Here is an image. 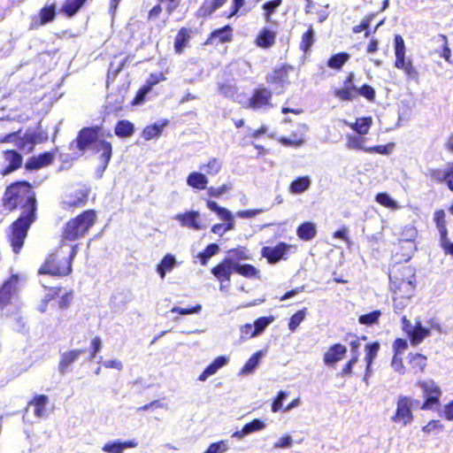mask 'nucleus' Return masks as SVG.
Segmentation results:
<instances>
[{
	"label": "nucleus",
	"mask_w": 453,
	"mask_h": 453,
	"mask_svg": "<svg viewBox=\"0 0 453 453\" xmlns=\"http://www.w3.org/2000/svg\"><path fill=\"white\" fill-rule=\"evenodd\" d=\"M356 74L354 72H348L342 81V87L333 90V95L342 102H350L357 96L365 97L368 102L373 103L376 99L375 88L367 83L356 86Z\"/></svg>",
	"instance_id": "39448f33"
},
{
	"label": "nucleus",
	"mask_w": 453,
	"mask_h": 453,
	"mask_svg": "<svg viewBox=\"0 0 453 453\" xmlns=\"http://www.w3.org/2000/svg\"><path fill=\"white\" fill-rule=\"evenodd\" d=\"M207 206L211 211H215L217 215L220 218V219H222L223 221L233 220L231 212L226 208L219 206L215 201L207 200Z\"/></svg>",
	"instance_id": "3c124183"
},
{
	"label": "nucleus",
	"mask_w": 453,
	"mask_h": 453,
	"mask_svg": "<svg viewBox=\"0 0 453 453\" xmlns=\"http://www.w3.org/2000/svg\"><path fill=\"white\" fill-rule=\"evenodd\" d=\"M401 322L402 330L408 337L411 346H418L430 334V329L424 327L419 320H417L415 325H412L411 320L406 316H403L401 319Z\"/></svg>",
	"instance_id": "1a4fd4ad"
},
{
	"label": "nucleus",
	"mask_w": 453,
	"mask_h": 453,
	"mask_svg": "<svg viewBox=\"0 0 453 453\" xmlns=\"http://www.w3.org/2000/svg\"><path fill=\"white\" fill-rule=\"evenodd\" d=\"M291 250L295 251L296 246L280 242L274 247L264 246L261 249V256L265 257L269 264L273 265L280 260L286 259L287 253Z\"/></svg>",
	"instance_id": "f8f14e48"
},
{
	"label": "nucleus",
	"mask_w": 453,
	"mask_h": 453,
	"mask_svg": "<svg viewBox=\"0 0 453 453\" xmlns=\"http://www.w3.org/2000/svg\"><path fill=\"white\" fill-rule=\"evenodd\" d=\"M211 273L220 283L221 289L225 287L224 283H226V287H228L231 282L232 273H234V263L232 259H222L219 264L211 269Z\"/></svg>",
	"instance_id": "2eb2a0df"
},
{
	"label": "nucleus",
	"mask_w": 453,
	"mask_h": 453,
	"mask_svg": "<svg viewBox=\"0 0 453 453\" xmlns=\"http://www.w3.org/2000/svg\"><path fill=\"white\" fill-rule=\"evenodd\" d=\"M251 8H246V0H232V5L228 13L226 14V19L244 14L250 12Z\"/></svg>",
	"instance_id": "49530a36"
},
{
	"label": "nucleus",
	"mask_w": 453,
	"mask_h": 453,
	"mask_svg": "<svg viewBox=\"0 0 453 453\" xmlns=\"http://www.w3.org/2000/svg\"><path fill=\"white\" fill-rule=\"evenodd\" d=\"M311 186V179L308 176H301L294 180L289 185V191L292 194H301Z\"/></svg>",
	"instance_id": "79ce46f5"
},
{
	"label": "nucleus",
	"mask_w": 453,
	"mask_h": 453,
	"mask_svg": "<svg viewBox=\"0 0 453 453\" xmlns=\"http://www.w3.org/2000/svg\"><path fill=\"white\" fill-rule=\"evenodd\" d=\"M175 265V257L171 254H166L157 265V272L160 275L161 279H164L166 273L171 272Z\"/></svg>",
	"instance_id": "58836bf2"
},
{
	"label": "nucleus",
	"mask_w": 453,
	"mask_h": 453,
	"mask_svg": "<svg viewBox=\"0 0 453 453\" xmlns=\"http://www.w3.org/2000/svg\"><path fill=\"white\" fill-rule=\"evenodd\" d=\"M306 316V308L297 311L294 313L288 320V329L295 332L299 325L304 320Z\"/></svg>",
	"instance_id": "5fc2aeb1"
},
{
	"label": "nucleus",
	"mask_w": 453,
	"mask_h": 453,
	"mask_svg": "<svg viewBox=\"0 0 453 453\" xmlns=\"http://www.w3.org/2000/svg\"><path fill=\"white\" fill-rule=\"evenodd\" d=\"M3 154L8 165L0 171L2 175H7L21 167L23 158L17 150H6Z\"/></svg>",
	"instance_id": "4be33fe9"
},
{
	"label": "nucleus",
	"mask_w": 453,
	"mask_h": 453,
	"mask_svg": "<svg viewBox=\"0 0 453 453\" xmlns=\"http://www.w3.org/2000/svg\"><path fill=\"white\" fill-rule=\"evenodd\" d=\"M65 243L61 242L50 252L38 268V274L55 277H66L72 273L73 260L77 252V245L72 246L68 253L63 251Z\"/></svg>",
	"instance_id": "f03ea898"
},
{
	"label": "nucleus",
	"mask_w": 453,
	"mask_h": 453,
	"mask_svg": "<svg viewBox=\"0 0 453 453\" xmlns=\"http://www.w3.org/2000/svg\"><path fill=\"white\" fill-rule=\"evenodd\" d=\"M19 207L21 214L11 224L8 234V241L15 254L21 251L27 232L35 220L36 200H25Z\"/></svg>",
	"instance_id": "f257e3e1"
},
{
	"label": "nucleus",
	"mask_w": 453,
	"mask_h": 453,
	"mask_svg": "<svg viewBox=\"0 0 453 453\" xmlns=\"http://www.w3.org/2000/svg\"><path fill=\"white\" fill-rule=\"evenodd\" d=\"M234 28L230 25H225L222 27L212 30L203 45H218L219 43H227L233 41Z\"/></svg>",
	"instance_id": "a211bd4d"
},
{
	"label": "nucleus",
	"mask_w": 453,
	"mask_h": 453,
	"mask_svg": "<svg viewBox=\"0 0 453 453\" xmlns=\"http://www.w3.org/2000/svg\"><path fill=\"white\" fill-rule=\"evenodd\" d=\"M406 231L408 232L407 236L404 238H399L397 242L394 243L392 253L393 257L395 260V265H407L403 263L408 262L416 250V244L414 242L416 236L415 229L409 227Z\"/></svg>",
	"instance_id": "423d86ee"
},
{
	"label": "nucleus",
	"mask_w": 453,
	"mask_h": 453,
	"mask_svg": "<svg viewBox=\"0 0 453 453\" xmlns=\"http://www.w3.org/2000/svg\"><path fill=\"white\" fill-rule=\"evenodd\" d=\"M276 41V33L267 27L262 28L255 38V44L262 49L273 47Z\"/></svg>",
	"instance_id": "a878e982"
},
{
	"label": "nucleus",
	"mask_w": 453,
	"mask_h": 453,
	"mask_svg": "<svg viewBox=\"0 0 453 453\" xmlns=\"http://www.w3.org/2000/svg\"><path fill=\"white\" fill-rule=\"evenodd\" d=\"M390 288L394 293V303L409 300L415 295V274L410 265H393L389 271ZM401 305H404L400 302Z\"/></svg>",
	"instance_id": "7ed1b4c3"
},
{
	"label": "nucleus",
	"mask_w": 453,
	"mask_h": 453,
	"mask_svg": "<svg viewBox=\"0 0 453 453\" xmlns=\"http://www.w3.org/2000/svg\"><path fill=\"white\" fill-rule=\"evenodd\" d=\"M283 0H271L263 4V16L266 21H270L272 15L276 12L277 8L280 7Z\"/></svg>",
	"instance_id": "864d4df0"
},
{
	"label": "nucleus",
	"mask_w": 453,
	"mask_h": 453,
	"mask_svg": "<svg viewBox=\"0 0 453 453\" xmlns=\"http://www.w3.org/2000/svg\"><path fill=\"white\" fill-rule=\"evenodd\" d=\"M394 147H395V143L389 142L385 145H374V146L367 147V148L364 149V151L366 153H377V154H380V155H388L392 151Z\"/></svg>",
	"instance_id": "bf43d9fd"
},
{
	"label": "nucleus",
	"mask_w": 453,
	"mask_h": 453,
	"mask_svg": "<svg viewBox=\"0 0 453 453\" xmlns=\"http://www.w3.org/2000/svg\"><path fill=\"white\" fill-rule=\"evenodd\" d=\"M19 276L12 274L0 287V308L12 303V297L18 290Z\"/></svg>",
	"instance_id": "dca6fc26"
},
{
	"label": "nucleus",
	"mask_w": 453,
	"mask_h": 453,
	"mask_svg": "<svg viewBox=\"0 0 453 453\" xmlns=\"http://www.w3.org/2000/svg\"><path fill=\"white\" fill-rule=\"evenodd\" d=\"M199 168L200 170L204 171L205 174L213 176L220 172L222 168V162L216 157H211L206 164L201 165Z\"/></svg>",
	"instance_id": "de8ad7c7"
},
{
	"label": "nucleus",
	"mask_w": 453,
	"mask_h": 453,
	"mask_svg": "<svg viewBox=\"0 0 453 453\" xmlns=\"http://www.w3.org/2000/svg\"><path fill=\"white\" fill-rule=\"evenodd\" d=\"M416 386L422 390L424 397L423 402L419 401V410H431L440 404L441 390L434 380H418Z\"/></svg>",
	"instance_id": "6e6552de"
},
{
	"label": "nucleus",
	"mask_w": 453,
	"mask_h": 453,
	"mask_svg": "<svg viewBox=\"0 0 453 453\" xmlns=\"http://www.w3.org/2000/svg\"><path fill=\"white\" fill-rule=\"evenodd\" d=\"M293 70V65L284 63L273 68V71L265 77V81L274 88H283L288 83V73Z\"/></svg>",
	"instance_id": "4468645a"
},
{
	"label": "nucleus",
	"mask_w": 453,
	"mask_h": 453,
	"mask_svg": "<svg viewBox=\"0 0 453 453\" xmlns=\"http://www.w3.org/2000/svg\"><path fill=\"white\" fill-rule=\"evenodd\" d=\"M176 219L181 223L182 226L200 230L203 228L202 223L199 220V214L197 211H188L176 216Z\"/></svg>",
	"instance_id": "2f4dec72"
},
{
	"label": "nucleus",
	"mask_w": 453,
	"mask_h": 453,
	"mask_svg": "<svg viewBox=\"0 0 453 453\" xmlns=\"http://www.w3.org/2000/svg\"><path fill=\"white\" fill-rule=\"evenodd\" d=\"M4 198H35L32 185L26 180L12 183L6 189Z\"/></svg>",
	"instance_id": "f3484780"
},
{
	"label": "nucleus",
	"mask_w": 453,
	"mask_h": 453,
	"mask_svg": "<svg viewBox=\"0 0 453 453\" xmlns=\"http://www.w3.org/2000/svg\"><path fill=\"white\" fill-rule=\"evenodd\" d=\"M162 132V127L157 124L150 125L142 129V136L144 140L150 141L158 136Z\"/></svg>",
	"instance_id": "052dcab7"
},
{
	"label": "nucleus",
	"mask_w": 453,
	"mask_h": 453,
	"mask_svg": "<svg viewBox=\"0 0 453 453\" xmlns=\"http://www.w3.org/2000/svg\"><path fill=\"white\" fill-rule=\"evenodd\" d=\"M191 37V30L186 27H180L175 37L173 48L174 51L177 54H181L184 51V49L188 46V41Z\"/></svg>",
	"instance_id": "c85d7f7f"
},
{
	"label": "nucleus",
	"mask_w": 453,
	"mask_h": 453,
	"mask_svg": "<svg viewBox=\"0 0 453 453\" xmlns=\"http://www.w3.org/2000/svg\"><path fill=\"white\" fill-rule=\"evenodd\" d=\"M262 356H263L262 351H257L253 355H251V357H250V358L246 361L244 365L242 367L240 372L242 374H250V373L253 372L254 370L256 369V367L258 365L259 360L262 357Z\"/></svg>",
	"instance_id": "09e8293b"
},
{
	"label": "nucleus",
	"mask_w": 453,
	"mask_h": 453,
	"mask_svg": "<svg viewBox=\"0 0 453 453\" xmlns=\"http://www.w3.org/2000/svg\"><path fill=\"white\" fill-rule=\"evenodd\" d=\"M234 272L249 279L256 278L258 274V270L250 264L241 265L239 263H234Z\"/></svg>",
	"instance_id": "37998d69"
},
{
	"label": "nucleus",
	"mask_w": 453,
	"mask_h": 453,
	"mask_svg": "<svg viewBox=\"0 0 453 453\" xmlns=\"http://www.w3.org/2000/svg\"><path fill=\"white\" fill-rule=\"evenodd\" d=\"M395 59L398 60L405 58V44L404 40L400 35H395Z\"/></svg>",
	"instance_id": "e2e57ef3"
},
{
	"label": "nucleus",
	"mask_w": 453,
	"mask_h": 453,
	"mask_svg": "<svg viewBox=\"0 0 453 453\" xmlns=\"http://www.w3.org/2000/svg\"><path fill=\"white\" fill-rule=\"evenodd\" d=\"M85 349H70L61 354L58 362V371L61 374H65L69 371L70 365L78 359V357L84 353Z\"/></svg>",
	"instance_id": "393cba45"
},
{
	"label": "nucleus",
	"mask_w": 453,
	"mask_h": 453,
	"mask_svg": "<svg viewBox=\"0 0 453 453\" xmlns=\"http://www.w3.org/2000/svg\"><path fill=\"white\" fill-rule=\"evenodd\" d=\"M49 403V397L46 395H35L27 403V407H34V414L36 418H42L45 415L46 406Z\"/></svg>",
	"instance_id": "c756f323"
},
{
	"label": "nucleus",
	"mask_w": 453,
	"mask_h": 453,
	"mask_svg": "<svg viewBox=\"0 0 453 453\" xmlns=\"http://www.w3.org/2000/svg\"><path fill=\"white\" fill-rule=\"evenodd\" d=\"M273 92L264 85L257 86L247 101V107L253 110H265L273 107Z\"/></svg>",
	"instance_id": "9d476101"
},
{
	"label": "nucleus",
	"mask_w": 453,
	"mask_h": 453,
	"mask_svg": "<svg viewBox=\"0 0 453 453\" xmlns=\"http://www.w3.org/2000/svg\"><path fill=\"white\" fill-rule=\"evenodd\" d=\"M39 142H42V140L39 139L38 134L27 132L23 135L19 134V137L16 138L15 146L19 150H26L27 153H31Z\"/></svg>",
	"instance_id": "aec40b11"
},
{
	"label": "nucleus",
	"mask_w": 453,
	"mask_h": 453,
	"mask_svg": "<svg viewBox=\"0 0 453 453\" xmlns=\"http://www.w3.org/2000/svg\"><path fill=\"white\" fill-rule=\"evenodd\" d=\"M274 318L273 316L269 317H259L254 321V330L251 333V336H256L262 333L267 326H269Z\"/></svg>",
	"instance_id": "6e6d98bb"
},
{
	"label": "nucleus",
	"mask_w": 453,
	"mask_h": 453,
	"mask_svg": "<svg viewBox=\"0 0 453 453\" xmlns=\"http://www.w3.org/2000/svg\"><path fill=\"white\" fill-rule=\"evenodd\" d=\"M346 353V346L342 343H334L325 352L323 361L327 366L334 367L338 362L343 359Z\"/></svg>",
	"instance_id": "6ab92c4d"
},
{
	"label": "nucleus",
	"mask_w": 453,
	"mask_h": 453,
	"mask_svg": "<svg viewBox=\"0 0 453 453\" xmlns=\"http://www.w3.org/2000/svg\"><path fill=\"white\" fill-rule=\"evenodd\" d=\"M365 140V139L361 135H349L347 137L346 146L350 150H358L364 151V149L366 148L363 146Z\"/></svg>",
	"instance_id": "680f3d73"
},
{
	"label": "nucleus",
	"mask_w": 453,
	"mask_h": 453,
	"mask_svg": "<svg viewBox=\"0 0 453 453\" xmlns=\"http://www.w3.org/2000/svg\"><path fill=\"white\" fill-rule=\"evenodd\" d=\"M96 152H101L100 159L104 168H105L111 161L112 156V146L110 142L105 140H98L96 142Z\"/></svg>",
	"instance_id": "473e14b6"
},
{
	"label": "nucleus",
	"mask_w": 453,
	"mask_h": 453,
	"mask_svg": "<svg viewBox=\"0 0 453 453\" xmlns=\"http://www.w3.org/2000/svg\"><path fill=\"white\" fill-rule=\"evenodd\" d=\"M58 149L56 147L52 150L39 153L27 158L25 163V169L28 172L38 171L42 168L51 165L56 158Z\"/></svg>",
	"instance_id": "ddd939ff"
},
{
	"label": "nucleus",
	"mask_w": 453,
	"mask_h": 453,
	"mask_svg": "<svg viewBox=\"0 0 453 453\" xmlns=\"http://www.w3.org/2000/svg\"><path fill=\"white\" fill-rule=\"evenodd\" d=\"M234 220L231 221H225L223 224H215L211 227V232L213 234L222 235L225 233L232 230L234 228Z\"/></svg>",
	"instance_id": "338daca9"
},
{
	"label": "nucleus",
	"mask_w": 453,
	"mask_h": 453,
	"mask_svg": "<svg viewBox=\"0 0 453 453\" xmlns=\"http://www.w3.org/2000/svg\"><path fill=\"white\" fill-rule=\"evenodd\" d=\"M434 221L440 232V237L445 238L448 234V231L446 227L445 212L443 210H438L435 211Z\"/></svg>",
	"instance_id": "4d7b16f0"
},
{
	"label": "nucleus",
	"mask_w": 453,
	"mask_h": 453,
	"mask_svg": "<svg viewBox=\"0 0 453 453\" xmlns=\"http://www.w3.org/2000/svg\"><path fill=\"white\" fill-rule=\"evenodd\" d=\"M380 316L381 311L380 310H374L369 313L360 315L358 318V322L361 325L371 326L378 323Z\"/></svg>",
	"instance_id": "13d9d810"
},
{
	"label": "nucleus",
	"mask_w": 453,
	"mask_h": 453,
	"mask_svg": "<svg viewBox=\"0 0 453 453\" xmlns=\"http://www.w3.org/2000/svg\"><path fill=\"white\" fill-rule=\"evenodd\" d=\"M372 124V117H362L357 118L356 121L352 124H349L351 129L357 132L360 135H365L368 134Z\"/></svg>",
	"instance_id": "ea45409f"
},
{
	"label": "nucleus",
	"mask_w": 453,
	"mask_h": 453,
	"mask_svg": "<svg viewBox=\"0 0 453 453\" xmlns=\"http://www.w3.org/2000/svg\"><path fill=\"white\" fill-rule=\"evenodd\" d=\"M279 142L284 146L296 148L303 145L305 142V139L303 138V134H297L293 133L290 137H280Z\"/></svg>",
	"instance_id": "8fccbe9b"
},
{
	"label": "nucleus",
	"mask_w": 453,
	"mask_h": 453,
	"mask_svg": "<svg viewBox=\"0 0 453 453\" xmlns=\"http://www.w3.org/2000/svg\"><path fill=\"white\" fill-rule=\"evenodd\" d=\"M444 426L438 419H432L426 425L422 427V431L425 434L439 433L441 432Z\"/></svg>",
	"instance_id": "69168bd1"
},
{
	"label": "nucleus",
	"mask_w": 453,
	"mask_h": 453,
	"mask_svg": "<svg viewBox=\"0 0 453 453\" xmlns=\"http://www.w3.org/2000/svg\"><path fill=\"white\" fill-rule=\"evenodd\" d=\"M97 219L96 211L93 209L83 211L77 216L70 219L63 226L61 242H74L85 237Z\"/></svg>",
	"instance_id": "20e7f679"
},
{
	"label": "nucleus",
	"mask_w": 453,
	"mask_h": 453,
	"mask_svg": "<svg viewBox=\"0 0 453 453\" xmlns=\"http://www.w3.org/2000/svg\"><path fill=\"white\" fill-rule=\"evenodd\" d=\"M136 446L137 442L133 440L124 442L111 441L104 445L103 450L107 453H122L125 449L134 448Z\"/></svg>",
	"instance_id": "c9c22d12"
},
{
	"label": "nucleus",
	"mask_w": 453,
	"mask_h": 453,
	"mask_svg": "<svg viewBox=\"0 0 453 453\" xmlns=\"http://www.w3.org/2000/svg\"><path fill=\"white\" fill-rule=\"evenodd\" d=\"M114 133L119 138L130 137L134 133V125L127 119L119 120L115 125Z\"/></svg>",
	"instance_id": "e433bc0d"
},
{
	"label": "nucleus",
	"mask_w": 453,
	"mask_h": 453,
	"mask_svg": "<svg viewBox=\"0 0 453 453\" xmlns=\"http://www.w3.org/2000/svg\"><path fill=\"white\" fill-rule=\"evenodd\" d=\"M229 257L226 259H232L233 263H238L242 260H248L250 258L248 250L244 247H238L228 250Z\"/></svg>",
	"instance_id": "603ef678"
},
{
	"label": "nucleus",
	"mask_w": 453,
	"mask_h": 453,
	"mask_svg": "<svg viewBox=\"0 0 453 453\" xmlns=\"http://www.w3.org/2000/svg\"><path fill=\"white\" fill-rule=\"evenodd\" d=\"M394 65L397 69L403 72L407 80L418 82L419 72L417 66L414 65L411 59L403 58L398 60H395Z\"/></svg>",
	"instance_id": "5701e85b"
},
{
	"label": "nucleus",
	"mask_w": 453,
	"mask_h": 453,
	"mask_svg": "<svg viewBox=\"0 0 453 453\" xmlns=\"http://www.w3.org/2000/svg\"><path fill=\"white\" fill-rule=\"evenodd\" d=\"M88 0H65L59 12L66 18L74 17L86 4Z\"/></svg>",
	"instance_id": "cd10ccee"
},
{
	"label": "nucleus",
	"mask_w": 453,
	"mask_h": 453,
	"mask_svg": "<svg viewBox=\"0 0 453 453\" xmlns=\"http://www.w3.org/2000/svg\"><path fill=\"white\" fill-rule=\"evenodd\" d=\"M349 58L350 55L348 52H338L329 57L326 61V65L329 68L339 71L343 67V65L349 61Z\"/></svg>",
	"instance_id": "f704fd0d"
},
{
	"label": "nucleus",
	"mask_w": 453,
	"mask_h": 453,
	"mask_svg": "<svg viewBox=\"0 0 453 453\" xmlns=\"http://www.w3.org/2000/svg\"><path fill=\"white\" fill-rule=\"evenodd\" d=\"M408 363L415 374L423 373L427 365V357L418 352H410L408 354Z\"/></svg>",
	"instance_id": "bb28decb"
},
{
	"label": "nucleus",
	"mask_w": 453,
	"mask_h": 453,
	"mask_svg": "<svg viewBox=\"0 0 453 453\" xmlns=\"http://www.w3.org/2000/svg\"><path fill=\"white\" fill-rule=\"evenodd\" d=\"M99 131L100 127L97 126L81 128L78 132L76 138L70 143V148L75 143L76 149L81 153H84L93 144L97 142Z\"/></svg>",
	"instance_id": "9b49d317"
},
{
	"label": "nucleus",
	"mask_w": 453,
	"mask_h": 453,
	"mask_svg": "<svg viewBox=\"0 0 453 453\" xmlns=\"http://www.w3.org/2000/svg\"><path fill=\"white\" fill-rule=\"evenodd\" d=\"M314 42V30L312 26L310 25L307 31H305L302 35L299 48L303 52L307 53L311 50V48Z\"/></svg>",
	"instance_id": "a18cd8bd"
},
{
	"label": "nucleus",
	"mask_w": 453,
	"mask_h": 453,
	"mask_svg": "<svg viewBox=\"0 0 453 453\" xmlns=\"http://www.w3.org/2000/svg\"><path fill=\"white\" fill-rule=\"evenodd\" d=\"M265 427L264 421L259 418H254L250 422L245 424L241 430L233 433L232 436L237 439H242L247 434L261 431Z\"/></svg>",
	"instance_id": "7c9ffc66"
},
{
	"label": "nucleus",
	"mask_w": 453,
	"mask_h": 453,
	"mask_svg": "<svg viewBox=\"0 0 453 453\" xmlns=\"http://www.w3.org/2000/svg\"><path fill=\"white\" fill-rule=\"evenodd\" d=\"M365 360L366 363L365 371L366 372H370L371 367L374 358L377 357L378 352L380 350V343L378 342H372L368 343L365 347Z\"/></svg>",
	"instance_id": "a19ab883"
},
{
	"label": "nucleus",
	"mask_w": 453,
	"mask_h": 453,
	"mask_svg": "<svg viewBox=\"0 0 453 453\" xmlns=\"http://www.w3.org/2000/svg\"><path fill=\"white\" fill-rule=\"evenodd\" d=\"M228 0H204L196 11L199 19L210 18L217 10L223 7Z\"/></svg>",
	"instance_id": "b1692460"
},
{
	"label": "nucleus",
	"mask_w": 453,
	"mask_h": 453,
	"mask_svg": "<svg viewBox=\"0 0 453 453\" xmlns=\"http://www.w3.org/2000/svg\"><path fill=\"white\" fill-rule=\"evenodd\" d=\"M219 251V247L217 243H210L201 252L197 254V257L202 265H206L210 258Z\"/></svg>",
	"instance_id": "c03bdc74"
},
{
	"label": "nucleus",
	"mask_w": 453,
	"mask_h": 453,
	"mask_svg": "<svg viewBox=\"0 0 453 453\" xmlns=\"http://www.w3.org/2000/svg\"><path fill=\"white\" fill-rule=\"evenodd\" d=\"M166 80L165 75L162 72L152 73L149 75L145 83L143 84L150 90L152 89L154 86Z\"/></svg>",
	"instance_id": "0e129e2a"
},
{
	"label": "nucleus",
	"mask_w": 453,
	"mask_h": 453,
	"mask_svg": "<svg viewBox=\"0 0 453 453\" xmlns=\"http://www.w3.org/2000/svg\"><path fill=\"white\" fill-rule=\"evenodd\" d=\"M187 183L193 188L203 190L206 188L208 179L206 175L202 173L192 172L187 177Z\"/></svg>",
	"instance_id": "4c0bfd02"
},
{
	"label": "nucleus",
	"mask_w": 453,
	"mask_h": 453,
	"mask_svg": "<svg viewBox=\"0 0 453 453\" xmlns=\"http://www.w3.org/2000/svg\"><path fill=\"white\" fill-rule=\"evenodd\" d=\"M201 310H202L201 304H196L189 308H181L179 306H173L171 309V312L177 313L180 315H189V314L198 313V312H200Z\"/></svg>",
	"instance_id": "774afa93"
},
{
	"label": "nucleus",
	"mask_w": 453,
	"mask_h": 453,
	"mask_svg": "<svg viewBox=\"0 0 453 453\" xmlns=\"http://www.w3.org/2000/svg\"><path fill=\"white\" fill-rule=\"evenodd\" d=\"M56 4L45 5L39 11V17L36 20L30 23L29 29L34 30L41 26L52 22L56 18Z\"/></svg>",
	"instance_id": "412c9836"
},
{
	"label": "nucleus",
	"mask_w": 453,
	"mask_h": 453,
	"mask_svg": "<svg viewBox=\"0 0 453 453\" xmlns=\"http://www.w3.org/2000/svg\"><path fill=\"white\" fill-rule=\"evenodd\" d=\"M419 400L413 399L406 395H400L396 400V409L391 420L398 425L405 426L411 424L414 419L412 408H418Z\"/></svg>",
	"instance_id": "0eeeda50"
},
{
	"label": "nucleus",
	"mask_w": 453,
	"mask_h": 453,
	"mask_svg": "<svg viewBox=\"0 0 453 453\" xmlns=\"http://www.w3.org/2000/svg\"><path fill=\"white\" fill-rule=\"evenodd\" d=\"M317 229L315 224L310 221L300 224L296 228V234L299 239L308 242L315 237Z\"/></svg>",
	"instance_id": "72a5a7b5"
}]
</instances>
